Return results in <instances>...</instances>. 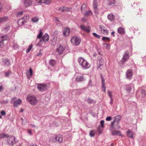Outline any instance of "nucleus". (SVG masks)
<instances>
[{
    "label": "nucleus",
    "mask_w": 146,
    "mask_h": 146,
    "mask_svg": "<svg viewBox=\"0 0 146 146\" xmlns=\"http://www.w3.org/2000/svg\"><path fill=\"white\" fill-rule=\"evenodd\" d=\"M78 62L83 69L86 70L88 69L91 66L90 64L86 60L82 57H80L78 58Z\"/></svg>",
    "instance_id": "1"
},
{
    "label": "nucleus",
    "mask_w": 146,
    "mask_h": 146,
    "mask_svg": "<svg viewBox=\"0 0 146 146\" xmlns=\"http://www.w3.org/2000/svg\"><path fill=\"white\" fill-rule=\"evenodd\" d=\"M26 99L28 102L33 105H35L38 102L36 97L33 95H28Z\"/></svg>",
    "instance_id": "2"
},
{
    "label": "nucleus",
    "mask_w": 146,
    "mask_h": 146,
    "mask_svg": "<svg viewBox=\"0 0 146 146\" xmlns=\"http://www.w3.org/2000/svg\"><path fill=\"white\" fill-rule=\"evenodd\" d=\"M7 140L8 143L10 145L13 146L16 143L15 138L14 136H8Z\"/></svg>",
    "instance_id": "3"
},
{
    "label": "nucleus",
    "mask_w": 146,
    "mask_h": 146,
    "mask_svg": "<svg viewBox=\"0 0 146 146\" xmlns=\"http://www.w3.org/2000/svg\"><path fill=\"white\" fill-rule=\"evenodd\" d=\"M71 41L73 44L78 45L80 44L81 42V39L80 37L75 36L72 38Z\"/></svg>",
    "instance_id": "4"
},
{
    "label": "nucleus",
    "mask_w": 146,
    "mask_h": 146,
    "mask_svg": "<svg viewBox=\"0 0 146 146\" xmlns=\"http://www.w3.org/2000/svg\"><path fill=\"white\" fill-rule=\"evenodd\" d=\"M29 17L28 16H25L24 17L18 20V24L20 26L23 25L25 23L29 21Z\"/></svg>",
    "instance_id": "5"
},
{
    "label": "nucleus",
    "mask_w": 146,
    "mask_h": 146,
    "mask_svg": "<svg viewBox=\"0 0 146 146\" xmlns=\"http://www.w3.org/2000/svg\"><path fill=\"white\" fill-rule=\"evenodd\" d=\"M65 47L64 46L60 45H58L56 49V52L59 55L62 54L65 50Z\"/></svg>",
    "instance_id": "6"
},
{
    "label": "nucleus",
    "mask_w": 146,
    "mask_h": 146,
    "mask_svg": "<svg viewBox=\"0 0 146 146\" xmlns=\"http://www.w3.org/2000/svg\"><path fill=\"white\" fill-rule=\"evenodd\" d=\"M49 38V36L46 33H45L42 37V40H40L38 44V45L39 46H41L43 42H47L48 41Z\"/></svg>",
    "instance_id": "7"
},
{
    "label": "nucleus",
    "mask_w": 146,
    "mask_h": 146,
    "mask_svg": "<svg viewBox=\"0 0 146 146\" xmlns=\"http://www.w3.org/2000/svg\"><path fill=\"white\" fill-rule=\"evenodd\" d=\"M9 38L7 35H4L0 36V48L3 46L4 45V41L7 40Z\"/></svg>",
    "instance_id": "8"
},
{
    "label": "nucleus",
    "mask_w": 146,
    "mask_h": 146,
    "mask_svg": "<svg viewBox=\"0 0 146 146\" xmlns=\"http://www.w3.org/2000/svg\"><path fill=\"white\" fill-rule=\"evenodd\" d=\"M98 3L97 0H94L93 3V7L94 9V12L96 14H98Z\"/></svg>",
    "instance_id": "9"
},
{
    "label": "nucleus",
    "mask_w": 146,
    "mask_h": 146,
    "mask_svg": "<svg viewBox=\"0 0 146 146\" xmlns=\"http://www.w3.org/2000/svg\"><path fill=\"white\" fill-rule=\"evenodd\" d=\"M97 69H98L100 67L102 66L104 64V61L103 59H102L101 56H100L98 58V61H97Z\"/></svg>",
    "instance_id": "10"
},
{
    "label": "nucleus",
    "mask_w": 146,
    "mask_h": 146,
    "mask_svg": "<svg viewBox=\"0 0 146 146\" xmlns=\"http://www.w3.org/2000/svg\"><path fill=\"white\" fill-rule=\"evenodd\" d=\"M37 88L40 91H44L47 89V86L45 84H40L38 85Z\"/></svg>",
    "instance_id": "11"
},
{
    "label": "nucleus",
    "mask_w": 146,
    "mask_h": 146,
    "mask_svg": "<svg viewBox=\"0 0 146 146\" xmlns=\"http://www.w3.org/2000/svg\"><path fill=\"white\" fill-rule=\"evenodd\" d=\"M99 28L101 32L105 35H107L108 34V31L107 29L104 26L100 25Z\"/></svg>",
    "instance_id": "12"
},
{
    "label": "nucleus",
    "mask_w": 146,
    "mask_h": 146,
    "mask_svg": "<svg viewBox=\"0 0 146 146\" xmlns=\"http://www.w3.org/2000/svg\"><path fill=\"white\" fill-rule=\"evenodd\" d=\"M126 77L127 79L130 80L131 79L133 76L132 71L131 70H128L126 73Z\"/></svg>",
    "instance_id": "13"
},
{
    "label": "nucleus",
    "mask_w": 146,
    "mask_h": 146,
    "mask_svg": "<svg viewBox=\"0 0 146 146\" xmlns=\"http://www.w3.org/2000/svg\"><path fill=\"white\" fill-rule=\"evenodd\" d=\"M129 53L128 51H126L125 52L124 55L121 59V61L123 62H125L129 58Z\"/></svg>",
    "instance_id": "14"
},
{
    "label": "nucleus",
    "mask_w": 146,
    "mask_h": 146,
    "mask_svg": "<svg viewBox=\"0 0 146 146\" xmlns=\"http://www.w3.org/2000/svg\"><path fill=\"white\" fill-rule=\"evenodd\" d=\"M15 99V98H13L12 99V100L13 102V106L14 107H16L19 106L21 103V100L20 99H19L18 100L14 101V100Z\"/></svg>",
    "instance_id": "15"
},
{
    "label": "nucleus",
    "mask_w": 146,
    "mask_h": 146,
    "mask_svg": "<svg viewBox=\"0 0 146 146\" xmlns=\"http://www.w3.org/2000/svg\"><path fill=\"white\" fill-rule=\"evenodd\" d=\"M80 28L81 29L87 33L90 32L91 28L89 27H86L84 25H82L80 26Z\"/></svg>",
    "instance_id": "16"
},
{
    "label": "nucleus",
    "mask_w": 146,
    "mask_h": 146,
    "mask_svg": "<svg viewBox=\"0 0 146 146\" xmlns=\"http://www.w3.org/2000/svg\"><path fill=\"white\" fill-rule=\"evenodd\" d=\"M111 133L113 136L117 135L120 136H122L121 132L119 131L116 130H111Z\"/></svg>",
    "instance_id": "17"
},
{
    "label": "nucleus",
    "mask_w": 146,
    "mask_h": 146,
    "mask_svg": "<svg viewBox=\"0 0 146 146\" xmlns=\"http://www.w3.org/2000/svg\"><path fill=\"white\" fill-rule=\"evenodd\" d=\"M70 32V30L69 28H64L63 31V35L64 36H68Z\"/></svg>",
    "instance_id": "18"
},
{
    "label": "nucleus",
    "mask_w": 146,
    "mask_h": 146,
    "mask_svg": "<svg viewBox=\"0 0 146 146\" xmlns=\"http://www.w3.org/2000/svg\"><path fill=\"white\" fill-rule=\"evenodd\" d=\"M33 0H25L24 2V4L26 7H28L32 5Z\"/></svg>",
    "instance_id": "19"
},
{
    "label": "nucleus",
    "mask_w": 146,
    "mask_h": 146,
    "mask_svg": "<svg viewBox=\"0 0 146 146\" xmlns=\"http://www.w3.org/2000/svg\"><path fill=\"white\" fill-rule=\"evenodd\" d=\"M38 2L40 3H44L47 5L49 4L50 3V0H36Z\"/></svg>",
    "instance_id": "20"
},
{
    "label": "nucleus",
    "mask_w": 146,
    "mask_h": 146,
    "mask_svg": "<svg viewBox=\"0 0 146 146\" xmlns=\"http://www.w3.org/2000/svg\"><path fill=\"white\" fill-rule=\"evenodd\" d=\"M9 19V17L7 16L0 17V23H5Z\"/></svg>",
    "instance_id": "21"
},
{
    "label": "nucleus",
    "mask_w": 146,
    "mask_h": 146,
    "mask_svg": "<svg viewBox=\"0 0 146 146\" xmlns=\"http://www.w3.org/2000/svg\"><path fill=\"white\" fill-rule=\"evenodd\" d=\"M127 136L129 138H133L135 137L134 133L131 131H127Z\"/></svg>",
    "instance_id": "22"
},
{
    "label": "nucleus",
    "mask_w": 146,
    "mask_h": 146,
    "mask_svg": "<svg viewBox=\"0 0 146 146\" xmlns=\"http://www.w3.org/2000/svg\"><path fill=\"white\" fill-rule=\"evenodd\" d=\"M121 119V117L120 115H117L114 117V120L113 121L111 122V125H113V123L116 121L118 123V121H120Z\"/></svg>",
    "instance_id": "23"
},
{
    "label": "nucleus",
    "mask_w": 146,
    "mask_h": 146,
    "mask_svg": "<svg viewBox=\"0 0 146 146\" xmlns=\"http://www.w3.org/2000/svg\"><path fill=\"white\" fill-rule=\"evenodd\" d=\"M28 78H30L33 75V71L31 68L27 71L26 72Z\"/></svg>",
    "instance_id": "24"
},
{
    "label": "nucleus",
    "mask_w": 146,
    "mask_h": 146,
    "mask_svg": "<svg viewBox=\"0 0 146 146\" xmlns=\"http://www.w3.org/2000/svg\"><path fill=\"white\" fill-rule=\"evenodd\" d=\"M117 31L118 33L121 35L124 34L125 33L124 29L121 27L118 28Z\"/></svg>",
    "instance_id": "25"
},
{
    "label": "nucleus",
    "mask_w": 146,
    "mask_h": 146,
    "mask_svg": "<svg viewBox=\"0 0 146 146\" xmlns=\"http://www.w3.org/2000/svg\"><path fill=\"white\" fill-rule=\"evenodd\" d=\"M84 80V78L83 77V75L81 74L78 75L76 78V80L77 82H81Z\"/></svg>",
    "instance_id": "26"
},
{
    "label": "nucleus",
    "mask_w": 146,
    "mask_h": 146,
    "mask_svg": "<svg viewBox=\"0 0 146 146\" xmlns=\"http://www.w3.org/2000/svg\"><path fill=\"white\" fill-rule=\"evenodd\" d=\"M108 18L111 21H113L115 20V17L112 13H110L108 15Z\"/></svg>",
    "instance_id": "27"
},
{
    "label": "nucleus",
    "mask_w": 146,
    "mask_h": 146,
    "mask_svg": "<svg viewBox=\"0 0 146 146\" xmlns=\"http://www.w3.org/2000/svg\"><path fill=\"white\" fill-rule=\"evenodd\" d=\"M108 5L110 7H113L114 5L115 0H108Z\"/></svg>",
    "instance_id": "28"
},
{
    "label": "nucleus",
    "mask_w": 146,
    "mask_h": 146,
    "mask_svg": "<svg viewBox=\"0 0 146 146\" xmlns=\"http://www.w3.org/2000/svg\"><path fill=\"white\" fill-rule=\"evenodd\" d=\"M84 15L86 16H90L92 15L93 13L90 10H88L86 11L84 13Z\"/></svg>",
    "instance_id": "29"
},
{
    "label": "nucleus",
    "mask_w": 146,
    "mask_h": 146,
    "mask_svg": "<svg viewBox=\"0 0 146 146\" xmlns=\"http://www.w3.org/2000/svg\"><path fill=\"white\" fill-rule=\"evenodd\" d=\"M56 64V61L55 60L51 59L49 61V64L52 66H55Z\"/></svg>",
    "instance_id": "30"
},
{
    "label": "nucleus",
    "mask_w": 146,
    "mask_h": 146,
    "mask_svg": "<svg viewBox=\"0 0 146 146\" xmlns=\"http://www.w3.org/2000/svg\"><path fill=\"white\" fill-rule=\"evenodd\" d=\"M86 5L85 3L83 4L81 6V12L82 13L83 11L85 10L86 9Z\"/></svg>",
    "instance_id": "31"
},
{
    "label": "nucleus",
    "mask_w": 146,
    "mask_h": 146,
    "mask_svg": "<svg viewBox=\"0 0 146 146\" xmlns=\"http://www.w3.org/2000/svg\"><path fill=\"white\" fill-rule=\"evenodd\" d=\"M56 37H54L53 40H51V42L52 45H55L56 44Z\"/></svg>",
    "instance_id": "32"
},
{
    "label": "nucleus",
    "mask_w": 146,
    "mask_h": 146,
    "mask_svg": "<svg viewBox=\"0 0 146 146\" xmlns=\"http://www.w3.org/2000/svg\"><path fill=\"white\" fill-rule=\"evenodd\" d=\"M3 62L4 64L6 66H8L10 64L9 61L8 60L5 59L3 60Z\"/></svg>",
    "instance_id": "33"
},
{
    "label": "nucleus",
    "mask_w": 146,
    "mask_h": 146,
    "mask_svg": "<svg viewBox=\"0 0 146 146\" xmlns=\"http://www.w3.org/2000/svg\"><path fill=\"white\" fill-rule=\"evenodd\" d=\"M57 137H58L57 141L60 143L62 142L63 141L62 137L60 135H58Z\"/></svg>",
    "instance_id": "34"
},
{
    "label": "nucleus",
    "mask_w": 146,
    "mask_h": 146,
    "mask_svg": "<svg viewBox=\"0 0 146 146\" xmlns=\"http://www.w3.org/2000/svg\"><path fill=\"white\" fill-rule=\"evenodd\" d=\"M38 21V19L36 17H33L32 19V21L34 23H36Z\"/></svg>",
    "instance_id": "35"
},
{
    "label": "nucleus",
    "mask_w": 146,
    "mask_h": 146,
    "mask_svg": "<svg viewBox=\"0 0 146 146\" xmlns=\"http://www.w3.org/2000/svg\"><path fill=\"white\" fill-rule=\"evenodd\" d=\"M58 139V137L57 136H53L52 138L51 139V140L53 142H55L57 141V140Z\"/></svg>",
    "instance_id": "36"
},
{
    "label": "nucleus",
    "mask_w": 146,
    "mask_h": 146,
    "mask_svg": "<svg viewBox=\"0 0 146 146\" xmlns=\"http://www.w3.org/2000/svg\"><path fill=\"white\" fill-rule=\"evenodd\" d=\"M33 46V45L32 44H31V45L29 46L28 48L26 50V52L27 53H28L29 52L31 49L32 48Z\"/></svg>",
    "instance_id": "37"
},
{
    "label": "nucleus",
    "mask_w": 146,
    "mask_h": 146,
    "mask_svg": "<svg viewBox=\"0 0 146 146\" xmlns=\"http://www.w3.org/2000/svg\"><path fill=\"white\" fill-rule=\"evenodd\" d=\"M102 39L104 41H107L109 42L110 41V39L109 38L105 36L103 37Z\"/></svg>",
    "instance_id": "38"
},
{
    "label": "nucleus",
    "mask_w": 146,
    "mask_h": 146,
    "mask_svg": "<svg viewBox=\"0 0 146 146\" xmlns=\"http://www.w3.org/2000/svg\"><path fill=\"white\" fill-rule=\"evenodd\" d=\"M5 133H2L0 135V138H3L5 137H6L8 136Z\"/></svg>",
    "instance_id": "39"
},
{
    "label": "nucleus",
    "mask_w": 146,
    "mask_h": 146,
    "mask_svg": "<svg viewBox=\"0 0 146 146\" xmlns=\"http://www.w3.org/2000/svg\"><path fill=\"white\" fill-rule=\"evenodd\" d=\"M141 94H142V96H141V98H144L146 95V92L145 90H143L141 92Z\"/></svg>",
    "instance_id": "40"
},
{
    "label": "nucleus",
    "mask_w": 146,
    "mask_h": 146,
    "mask_svg": "<svg viewBox=\"0 0 146 146\" xmlns=\"http://www.w3.org/2000/svg\"><path fill=\"white\" fill-rule=\"evenodd\" d=\"M95 131L94 130L91 131L90 133V135L92 137H93L95 135Z\"/></svg>",
    "instance_id": "41"
},
{
    "label": "nucleus",
    "mask_w": 146,
    "mask_h": 146,
    "mask_svg": "<svg viewBox=\"0 0 146 146\" xmlns=\"http://www.w3.org/2000/svg\"><path fill=\"white\" fill-rule=\"evenodd\" d=\"M10 27L9 26H7L6 28H5L3 31L5 32H7L9 30Z\"/></svg>",
    "instance_id": "42"
},
{
    "label": "nucleus",
    "mask_w": 146,
    "mask_h": 146,
    "mask_svg": "<svg viewBox=\"0 0 146 146\" xmlns=\"http://www.w3.org/2000/svg\"><path fill=\"white\" fill-rule=\"evenodd\" d=\"M42 35V33L41 31V30L40 31L39 34L37 36V38L40 39L41 38Z\"/></svg>",
    "instance_id": "43"
},
{
    "label": "nucleus",
    "mask_w": 146,
    "mask_h": 146,
    "mask_svg": "<svg viewBox=\"0 0 146 146\" xmlns=\"http://www.w3.org/2000/svg\"><path fill=\"white\" fill-rule=\"evenodd\" d=\"M64 12L65 11H70L71 10V8L67 7H64Z\"/></svg>",
    "instance_id": "44"
},
{
    "label": "nucleus",
    "mask_w": 146,
    "mask_h": 146,
    "mask_svg": "<svg viewBox=\"0 0 146 146\" xmlns=\"http://www.w3.org/2000/svg\"><path fill=\"white\" fill-rule=\"evenodd\" d=\"M126 89L128 92H130L131 90V86H128L126 88Z\"/></svg>",
    "instance_id": "45"
},
{
    "label": "nucleus",
    "mask_w": 146,
    "mask_h": 146,
    "mask_svg": "<svg viewBox=\"0 0 146 146\" xmlns=\"http://www.w3.org/2000/svg\"><path fill=\"white\" fill-rule=\"evenodd\" d=\"M79 91V90H74L72 92V95H74L75 94H78L77 93Z\"/></svg>",
    "instance_id": "46"
},
{
    "label": "nucleus",
    "mask_w": 146,
    "mask_h": 146,
    "mask_svg": "<svg viewBox=\"0 0 146 146\" xmlns=\"http://www.w3.org/2000/svg\"><path fill=\"white\" fill-rule=\"evenodd\" d=\"M104 47H105L107 49H109L110 48V46L107 43H104L103 44Z\"/></svg>",
    "instance_id": "47"
},
{
    "label": "nucleus",
    "mask_w": 146,
    "mask_h": 146,
    "mask_svg": "<svg viewBox=\"0 0 146 146\" xmlns=\"http://www.w3.org/2000/svg\"><path fill=\"white\" fill-rule=\"evenodd\" d=\"M108 94L111 100L112 98V94L111 92L110 91H108Z\"/></svg>",
    "instance_id": "48"
},
{
    "label": "nucleus",
    "mask_w": 146,
    "mask_h": 146,
    "mask_svg": "<svg viewBox=\"0 0 146 146\" xmlns=\"http://www.w3.org/2000/svg\"><path fill=\"white\" fill-rule=\"evenodd\" d=\"M93 35L94 36H95L96 37L98 38H100V36L98 35V34H96V33H93Z\"/></svg>",
    "instance_id": "49"
},
{
    "label": "nucleus",
    "mask_w": 146,
    "mask_h": 146,
    "mask_svg": "<svg viewBox=\"0 0 146 146\" xmlns=\"http://www.w3.org/2000/svg\"><path fill=\"white\" fill-rule=\"evenodd\" d=\"M97 130L99 132V134H100L102 133V130L101 129L100 127H98L97 129Z\"/></svg>",
    "instance_id": "50"
},
{
    "label": "nucleus",
    "mask_w": 146,
    "mask_h": 146,
    "mask_svg": "<svg viewBox=\"0 0 146 146\" xmlns=\"http://www.w3.org/2000/svg\"><path fill=\"white\" fill-rule=\"evenodd\" d=\"M23 11H21L20 12H18L17 13V15L18 16H21L23 14Z\"/></svg>",
    "instance_id": "51"
},
{
    "label": "nucleus",
    "mask_w": 146,
    "mask_h": 146,
    "mask_svg": "<svg viewBox=\"0 0 146 146\" xmlns=\"http://www.w3.org/2000/svg\"><path fill=\"white\" fill-rule=\"evenodd\" d=\"M64 7H61L59 9V10L60 11H61L62 12H64Z\"/></svg>",
    "instance_id": "52"
},
{
    "label": "nucleus",
    "mask_w": 146,
    "mask_h": 146,
    "mask_svg": "<svg viewBox=\"0 0 146 146\" xmlns=\"http://www.w3.org/2000/svg\"><path fill=\"white\" fill-rule=\"evenodd\" d=\"M111 119V117L110 116H108L106 118V120L107 121H110Z\"/></svg>",
    "instance_id": "53"
},
{
    "label": "nucleus",
    "mask_w": 146,
    "mask_h": 146,
    "mask_svg": "<svg viewBox=\"0 0 146 146\" xmlns=\"http://www.w3.org/2000/svg\"><path fill=\"white\" fill-rule=\"evenodd\" d=\"M11 73V72L8 71L6 72L5 76L6 77H8Z\"/></svg>",
    "instance_id": "54"
},
{
    "label": "nucleus",
    "mask_w": 146,
    "mask_h": 146,
    "mask_svg": "<svg viewBox=\"0 0 146 146\" xmlns=\"http://www.w3.org/2000/svg\"><path fill=\"white\" fill-rule=\"evenodd\" d=\"M1 113L2 115H4L6 114V113L4 111H1Z\"/></svg>",
    "instance_id": "55"
},
{
    "label": "nucleus",
    "mask_w": 146,
    "mask_h": 146,
    "mask_svg": "<svg viewBox=\"0 0 146 146\" xmlns=\"http://www.w3.org/2000/svg\"><path fill=\"white\" fill-rule=\"evenodd\" d=\"M104 121L102 120L100 121V123L101 125L103 127L104 126Z\"/></svg>",
    "instance_id": "56"
},
{
    "label": "nucleus",
    "mask_w": 146,
    "mask_h": 146,
    "mask_svg": "<svg viewBox=\"0 0 146 146\" xmlns=\"http://www.w3.org/2000/svg\"><path fill=\"white\" fill-rule=\"evenodd\" d=\"M11 8V6H10V5H7L6 7V8L7 10H10Z\"/></svg>",
    "instance_id": "57"
},
{
    "label": "nucleus",
    "mask_w": 146,
    "mask_h": 146,
    "mask_svg": "<svg viewBox=\"0 0 146 146\" xmlns=\"http://www.w3.org/2000/svg\"><path fill=\"white\" fill-rule=\"evenodd\" d=\"M101 78H102V83H105V82H104L105 80H104V78H103L102 76L101 75Z\"/></svg>",
    "instance_id": "58"
},
{
    "label": "nucleus",
    "mask_w": 146,
    "mask_h": 146,
    "mask_svg": "<svg viewBox=\"0 0 146 146\" xmlns=\"http://www.w3.org/2000/svg\"><path fill=\"white\" fill-rule=\"evenodd\" d=\"M42 55V53L40 52V51L38 53H37V55L38 56H40Z\"/></svg>",
    "instance_id": "59"
},
{
    "label": "nucleus",
    "mask_w": 146,
    "mask_h": 146,
    "mask_svg": "<svg viewBox=\"0 0 146 146\" xmlns=\"http://www.w3.org/2000/svg\"><path fill=\"white\" fill-rule=\"evenodd\" d=\"M4 89L3 87L2 86H0V92L2 91Z\"/></svg>",
    "instance_id": "60"
},
{
    "label": "nucleus",
    "mask_w": 146,
    "mask_h": 146,
    "mask_svg": "<svg viewBox=\"0 0 146 146\" xmlns=\"http://www.w3.org/2000/svg\"><path fill=\"white\" fill-rule=\"evenodd\" d=\"M102 88H106L105 86V83H102Z\"/></svg>",
    "instance_id": "61"
},
{
    "label": "nucleus",
    "mask_w": 146,
    "mask_h": 146,
    "mask_svg": "<svg viewBox=\"0 0 146 146\" xmlns=\"http://www.w3.org/2000/svg\"><path fill=\"white\" fill-rule=\"evenodd\" d=\"M13 46L14 48H16L18 47V45L17 44H14Z\"/></svg>",
    "instance_id": "62"
},
{
    "label": "nucleus",
    "mask_w": 146,
    "mask_h": 146,
    "mask_svg": "<svg viewBox=\"0 0 146 146\" xmlns=\"http://www.w3.org/2000/svg\"><path fill=\"white\" fill-rule=\"evenodd\" d=\"M28 133L30 135H31L32 134V132L31 131L30 129H29L28 130Z\"/></svg>",
    "instance_id": "63"
},
{
    "label": "nucleus",
    "mask_w": 146,
    "mask_h": 146,
    "mask_svg": "<svg viewBox=\"0 0 146 146\" xmlns=\"http://www.w3.org/2000/svg\"><path fill=\"white\" fill-rule=\"evenodd\" d=\"M114 32H112L111 33V35L112 36H114L115 35H114Z\"/></svg>",
    "instance_id": "64"
}]
</instances>
